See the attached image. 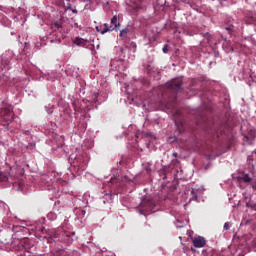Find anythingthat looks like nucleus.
<instances>
[{
  "mask_svg": "<svg viewBox=\"0 0 256 256\" xmlns=\"http://www.w3.org/2000/svg\"><path fill=\"white\" fill-rule=\"evenodd\" d=\"M182 85L183 79L181 78H176L166 83L165 86L160 87V91H162V97H165V91H171L173 93V101H175V99H177V91H181Z\"/></svg>",
  "mask_w": 256,
  "mask_h": 256,
  "instance_id": "f257e3e1",
  "label": "nucleus"
},
{
  "mask_svg": "<svg viewBox=\"0 0 256 256\" xmlns=\"http://www.w3.org/2000/svg\"><path fill=\"white\" fill-rule=\"evenodd\" d=\"M71 235H75V233H71L68 231H62L60 234L59 233H55L54 236H44V240L47 241V243H53V241H55V239H58V241H65V237H67V239L71 238Z\"/></svg>",
  "mask_w": 256,
  "mask_h": 256,
  "instance_id": "f03ea898",
  "label": "nucleus"
},
{
  "mask_svg": "<svg viewBox=\"0 0 256 256\" xmlns=\"http://www.w3.org/2000/svg\"><path fill=\"white\" fill-rule=\"evenodd\" d=\"M0 117L7 125H9V123H13V111L11 108H3L0 111Z\"/></svg>",
  "mask_w": 256,
  "mask_h": 256,
  "instance_id": "7ed1b4c3",
  "label": "nucleus"
},
{
  "mask_svg": "<svg viewBox=\"0 0 256 256\" xmlns=\"http://www.w3.org/2000/svg\"><path fill=\"white\" fill-rule=\"evenodd\" d=\"M133 28L132 27H126L120 30L119 37L122 41H131V37H133Z\"/></svg>",
  "mask_w": 256,
  "mask_h": 256,
  "instance_id": "20e7f679",
  "label": "nucleus"
},
{
  "mask_svg": "<svg viewBox=\"0 0 256 256\" xmlns=\"http://www.w3.org/2000/svg\"><path fill=\"white\" fill-rule=\"evenodd\" d=\"M206 243H207V241L202 236H198L193 239V245L196 248H201L204 245H206Z\"/></svg>",
  "mask_w": 256,
  "mask_h": 256,
  "instance_id": "39448f33",
  "label": "nucleus"
},
{
  "mask_svg": "<svg viewBox=\"0 0 256 256\" xmlns=\"http://www.w3.org/2000/svg\"><path fill=\"white\" fill-rule=\"evenodd\" d=\"M55 4L64 9H71V0H55Z\"/></svg>",
  "mask_w": 256,
  "mask_h": 256,
  "instance_id": "423d86ee",
  "label": "nucleus"
},
{
  "mask_svg": "<svg viewBox=\"0 0 256 256\" xmlns=\"http://www.w3.org/2000/svg\"><path fill=\"white\" fill-rule=\"evenodd\" d=\"M109 31H119V27H115V25H108L104 24V29L101 31L102 35H105V33H109Z\"/></svg>",
  "mask_w": 256,
  "mask_h": 256,
  "instance_id": "0eeeda50",
  "label": "nucleus"
},
{
  "mask_svg": "<svg viewBox=\"0 0 256 256\" xmlns=\"http://www.w3.org/2000/svg\"><path fill=\"white\" fill-rule=\"evenodd\" d=\"M74 44L77 45L78 47H85V45H87V40L81 37H76L74 39Z\"/></svg>",
  "mask_w": 256,
  "mask_h": 256,
  "instance_id": "6e6552de",
  "label": "nucleus"
},
{
  "mask_svg": "<svg viewBox=\"0 0 256 256\" xmlns=\"http://www.w3.org/2000/svg\"><path fill=\"white\" fill-rule=\"evenodd\" d=\"M65 250L59 249L55 253H50V256H65Z\"/></svg>",
  "mask_w": 256,
  "mask_h": 256,
  "instance_id": "1a4fd4ad",
  "label": "nucleus"
},
{
  "mask_svg": "<svg viewBox=\"0 0 256 256\" xmlns=\"http://www.w3.org/2000/svg\"><path fill=\"white\" fill-rule=\"evenodd\" d=\"M9 178L7 176V173L5 172H0V183H3L5 181H7Z\"/></svg>",
  "mask_w": 256,
  "mask_h": 256,
  "instance_id": "9d476101",
  "label": "nucleus"
},
{
  "mask_svg": "<svg viewBox=\"0 0 256 256\" xmlns=\"http://www.w3.org/2000/svg\"><path fill=\"white\" fill-rule=\"evenodd\" d=\"M111 25H114L115 27H118V29H119V27H120V23H117V16L115 15V16H113L112 17V19H111Z\"/></svg>",
  "mask_w": 256,
  "mask_h": 256,
  "instance_id": "9b49d317",
  "label": "nucleus"
},
{
  "mask_svg": "<svg viewBox=\"0 0 256 256\" xmlns=\"http://www.w3.org/2000/svg\"><path fill=\"white\" fill-rule=\"evenodd\" d=\"M207 133H209L210 135H215V133H217V129L213 128V127H207L206 128Z\"/></svg>",
  "mask_w": 256,
  "mask_h": 256,
  "instance_id": "f8f14e48",
  "label": "nucleus"
},
{
  "mask_svg": "<svg viewBox=\"0 0 256 256\" xmlns=\"http://www.w3.org/2000/svg\"><path fill=\"white\" fill-rule=\"evenodd\" d=\"M27 242L28 240L24 241V244L22 245V249L26 252V253H31V249L27 247Z\"/></svg>",
  "mask_w": 256,
  "mask_h": 256,
  "instance_id": "ddd939ff",
  "label": "nucleus"
},
{
  "mask_svg": "<svg viewBox=\"0 0 256 256\" xmlns=\"http://www.w3.org/2000/svg\"><path fill=\"white\" fill-rule=\"evenodd\" d=\"M61 27L63 26L59 22H55L54 24H52V29H54L55 31L61 29Z\"/></svg>",
  "mask_w": 256,
  "mask_h": 256,
  "instance_id": "4468645a",
  "label": "nucleus"
},
{
  "mask_svg": "<svg viewBox=\"0 0 256 256\" xmlns=\"http://www.w3.org/2000/svg\"><path fill=\"white\" fill-rule=\"evenodd\" d=\"M242 181H244V183H251L252 179L251 177H249L247 174H245L242 178Z\"/></svg>",
  "mask_w": 256,
  "mask_h": 256,
  "instance_id": "2eb2a0df",
  "label": "nucleus"
},
{
  "mask_svg": "<svg viewBox=\"0 0 256 256\" xmlns=\"http://www.w3.org/2000/svg\"><path fill=\"white\" fill-rule=\"evenodd\" d=\"M235 27L233 25L227 26L225 27V31H228L229 35H231L233 33V29Z\"/></svg>",
  "mask_w": 256,
  "mask_h": 256,
  "instance_id": "dca6fc26",
  "label": "nucleus"
},
{
  "mask_svg": "<svg viewBox=\"0 0 256 256\" xmlns=\"http://www.w3.org/2000/svg\"><path fill=\"white\" fill-rule=\"evenodd\" d=\"M159 175L162 179H167V172H165V170H160Z\"/></svg>",
  "mask_w": 256,
  "mask_h": 256,
  "instance_id": "f3484780",
  "label": "nucleus"
},
{
  "mask_svg": "<svg viewBox=\"0 0 256 256\" xmlns=\"http://www.w3.org/2000/svg\"><path fill=\"white\" fill-rule=\"evenodd\" d=\"M162 51L163 53H169V45L168 44L164 45V47L162 48Z\"/></svg>",
  "mask_w": 256,
  "mask_h": 256,
  "instance_id": "a211bd4d",
  "label": "nucleus"
},
{
  "mask_svg": "<svg viewBox=\"0 0 256 256\" xmlns=\"http://www.w3.org/2000/svg\"><path fill=\"white\" fill-rule=\"evenodd\" d=\"M66 10L67 11H72V13H74V15H77V13H78L77 9L71 8V9H66Z\"/></svg>",
  "mask_w": 256,
  "mask_h": 256,
  "instance_id": "6ab92c4d",
  "label": "nucleus"
},
{
  "mask_svg": "<svg viewBox=\"0 0 256 256\" xmlns=\"http://www.w3.org/2000/svg\"><path fill=\"white\" fill-rule=\"evenodd\" d=\"M224 230H225V231H229V222H226V223L224 224Z\"/></svg>",
  "mask_w": 256,
  "mask_h": 256,
  "instance_id": "aec40b11",
  "label": "nucleus"
},
{
  "mask_svg": "<svg viewBox=\"0 0 256 256\" xmlns=\"http://www.w3.org/2000/svg\"><path fill=\"white\" fill-rule=\"evenodd\" d=\"M166 105H167V107H175L174 102L172 104H166Z\"/></svg>",
  "mask_w": 256,
  "mask_h": 256,
  "instance_id": "412c9836",
  "label": "nucleus"
},
{
  "mask_svg": "<svg viewBox=\"0 0 256 256\" xmlns=\"http://www.w3.org/2000/svg\"><path fill=\"white\" fill-rule=\"evenodd\" d=\"M250 133H252V134H253V135H252V137H255V131L250 130Z\"/></svg>",
  "mask_w": 256,
  "mask_h": 256,
  "instance_id": "4be33fe9",
  "label": "nucleus"
},
{
  "mask_svg": "<svg viewBox=\"0 0 256 256\" xmlns=\"http://www.w3.org/2000/svg\"><path fill=\"white\" fill-rule=\"evenodd\" d=\"M172 155H173V157H177V153L176 152H174Z\"/></svg>",
  "mask_w": 256,
  "mask_h": 256,
  "instance_id": "5701e85b",
  "label": "nucleus"
},
{
  "mask_svg": "<svg viewBox=\"0 0 256 256\" xmlns=\"http://www.w3.org/2000/svg\"><path fill=\"white\" fill-rule=\"evenodd\" d=\"M222 39H224V41H227V37H223V36H222Z\"/></svg>",
  "mask_w": 256,
  "mask_h": 256,
  "instance_id": "b1692460",
  "label": "nucleus"
},
{
  "mask_svg": "<svg viewBox=\"0 0 256 256\" xmlns=\"http://www.w3.org/2000/svg\"><path fill=\"white\" fill-rule=\"evenodd\" d=\"M133 47L136 49V48H137V45H136V44H133Z\"/></svg>",
  "mask_w": 256,
  "mask_h": 256,
  "instance_id": "393cba45",
  "label": "nucleus"
},
{
  "mask_svg": "<svg viewBox=\"0 0 256 256\" xmlns=\"http://www.w3.org/2000/svg\"><path fill=\"white\" fill-rule=\"evenodd\" d=\"M253 189H255V191H256V185L253 186Z\"/></svg>",
  "mask_w": 256,
  "mask_h": 256,
  "instance_id": "a878e982",
  "label": "nucleus"
},
{
  "mask_svg": "<svg viewBox=\"0 0 256 256\" xmlns=\"http://www.w3.org/2000/svg\"><path fill=\"white\" fill-rule=\"evenodd\" d=\"M245 139H249V137H248V136H245Z\"/></svg>",
  "mask_w": 256,
  "mask_h": 256,
  "instance_id": "bb28decb",
  "label": "nucleus"
},
{
  "mask_svg": "<svg viewBox=\"0 0 256 256\" xmlns=\"http://www.w3.org/2000/svg\"><path fill=\"white\" fill-rule=\"evenodd\" d=\"M192 249V251H195V249H193V248H191Z\"/></svg>",
  "mask_w": 256,
  "mask_h": 256,
  "instance_id": "cd10ccee",
  "label": "nucleus"
},
{
  "mask_svg": "<svg viewBox=\"0 0 256 256\" xmlns=\"http://www.w3.org/2000/svg\"><path fill=\"white\" fill-rule=\"evenodd\" d=\"M83 2H85L86 0H82Z\"/></svg>",
  "mask_w": 256,
  "mask_h": 256,
  "instance_id": "c85d7f7f",
  "label": "nucleus"
}]
</instances>
